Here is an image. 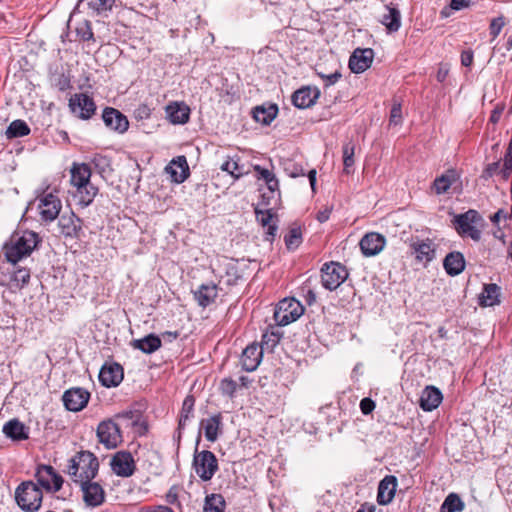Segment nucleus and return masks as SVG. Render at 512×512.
<instances>
[{
  "label": "nucleus",
  "mask_w": 512,
  "mask_h": 512,
  "mask_svg": "<svg viewBox=\"0 0 512 512\" xmlns=\"http://www.w3.org/2000/svg\"><path fill=\"white\" fill-rule=\"evenodd\" d=\"M439 243L431 238L413 237L410 242L412 253L417 256H430L435 254L438 250Z\"/></svg>",
  "instance_id": "obj_27"
},
{
  "label": "nucleus",
  "mask_w": 512,
  "mask_h": 512,
  "mask_svg": "<svg viewBox=\"0 0 512 512\" xmlns=\"http://www.w3.org/2000/svg\"><path fill=\"white\" fill-rule=\"evenodd\" d=\"M320 96L316 87L305 86L296 90L292 95V103L299 109L309 108L314 105Z\"/></svg>",
  "instance_id": "obj_21"
},
{
  "label": "nucleus",
  "mask_w": 512,
  "mask_h": 512,
  "mask_svg": "<svg viewBox=\"0 0 512 512\" xmlns=\"http://www.w3.org/2000/svg\"><path fill=\"white\" fill-rule=\"evenodd\" d=\"M116 419L121 421V424L126 426H133L138 428V432L143 434L147 430L144 422H141V415L134 411H127L116 416Z\"/></svg>",
  "instance_id": "obj_38"
},
{
  "label": "nucleus",
  "mask_w": 512,
  "mask_h": 512,
  "mask_svg": "<svg viewBox=\"0 0 512 512\" xmlns=\"http://www.w3.org/2000/svg\"><path fill=\"white\" fill-rule=\"evenodd\" d=\"M165 170L176 183L184 182L189 176V166L184 156H178L176 159H173Z\"/></svg>",
  "instance_id": "obj_26"
},
{
  "label": "nucleus",
  "mask_w": 512,
  "mask_h": 512,
  "mask_svg": "<svg viewBox=\"0 0 512 512\" xmlns=\"http://www.w3.org/2000/svg\"><path fill=\"white\" fill-rule=\"evenodd\" d=\"M70 111L82 120L92 118L96 111V104L92 97L85 93H75L69 99Z\"/></svg>",
  "instance_id": "obj_10"
},
{
  "label": "nucleus",
  "mask_w": 512,
  "mask_h": 512,
  "mask_svg": "<svg viewBox=\"0 0 512 512\" xmlns=\"http://www.w3.org/2000/svg\"><path fill=\"white\" fill-rule=\"evenodd\" d=\"M102 119L108 128L118 133H124L129 127L127 117L119 110L112 107H106L103 110Z\"/></svg>",
  "instance_id": "obj_18"
},
{
  "label": "nucleus",
  "mask_w": 512,
  "mask_h": 512,
  "mask_svg": "<svg viewBox=\"0 0 512 512\" xmlns=\"http://www.w3.org/2000/svg\"><path fill=\"white\" fill-rule=\"evenodd\" d=\"M62 208L60 199L52 193L45 194L39 200V213L42 221L52 222L55 220Z\"/></svg>",
  "instance_id": "obj_15"
},
{
  "label": "nucleus",
  "mask_w": 512,
  "mask_h": 512,
  "mask_svg": "<svg viewBox=\"0 0 512 512\" xmlns=\"http://www.w3.org/2000/svg\"><path fill=\"white\" fill-rule=\"evenodd\" d=\"M82 492L83 501L88 507H98L105 501V491L102 485L93 480L78 483Z\"/></svg>",
  "instance_id": "obj_12"
},
{
  "label": "nucleus",
  "mask_w": 512,
  "mask_h": 512,
  "mask_svg": "<svg viewBox=\"0 0 512 512\" xmlns=\"http://www.w3.org/2000/svg\"><path fill=\"white\" fill-rule=\"evenodd\" d=\"M443 266L449 275H458L465 268V258H444Z\"/></svg>",
  "instance_id": "obj_45"
},
{
  "label": "nucleus",
  "mask_w": 512,
  "mask_h": 512,
  "mask_svg": "<svg viewBox=\"0 0 512 512\" xmlns=\"http://www.w3.org/2000/svg\"><path fill=\"white\" fill-rule=\"evenodd\" d=\"M473 52L471 50L463 51L461 54V64L470 67L473 63Z\"/></svg>",
  "instance_id": "obj_61"
},
{
  "label": "nucleus",
  "mask_w": 512,
  "mask_h": 512,
  "mask_svg": "<svg viewBox=\"0 0 512 512\" xmlns=\"http://www.w3.org/2000/svg\"><path fill=\"white\" fill-rule=\"evenodd\" d=\"M384 13L381 15L380 22L385 26L388 33H395L401 27V12L395 5H385Z\"/></svg>",
  "instance_id": "obj_25"
},
{
  "label": "nucleus",
  "mask_w": 512,
  "mask_h": 512,
  "mask_svg": "<svg viewBox=\"0 0 512 512\" xmlns=\"http://www.w3.org/2000/svg\"><path fill=\"white\" fill-rule=\"evenodd\" d=\"M449 71H450L449 64L440 63L438 70H437V74H436L437 81H439L441 83L444 82L446 80V78L448 77Z\"/></svg>",
  "instance_id": "obj_56"
},
{
  "label": "nucleus",
  "mask_w": 512,
  "mask_h": 512,
  "mask_svg": "<svg viewBox=\"0 0 512 512\" xmlns=\"http://www.w3.org/2000/svg\"><path fill=\"white\" fill-rule=\"evenodd\" d=\"M165 500L167 503L171 505L178 504V488L176 486H172L165 496Z\"/></svg>",
  "instance_id": "obj_58"
},
{
  "label": "nucleus",
  "mask_w": 512,
  "mask_h": 512,
  "mask_svg": "<svg viewBox=\"0 0 512 512\" xmlns=\"http://www.w3.org/2000/svg\"><path fill=\"white\" fill-rule=\"evenodd\" d=\"M397 488V478L393 475L385 476L379 483L377 502L387 505L392 502Z\"/></svg>",
  "instance_id": "obj_24"
},
{
  "label": "nucleus",
  "mask_w": 512,
  "mask_h": 512,
  "mask_svg": "<svg viewBox=\"0 0 512 512\" xmlns=\"http://www.w3.org/2000/svg\"><path fill=\"white\" fill-rule=\"evenodd\" d=\"M512 172V164L504 163L502 168H499V174L501 175L503 180H508Z\"/></svg>",
  "instance_id": "obj_63"
},
{
  "label": "nucleus",
  "mask_w": 512,
  "mask_h": 512,
  "mask_svg": "<svg viewBox=\"0 0 512 512\" xmlns=\"http://www.w3.org/2000/svg\"><path fill=\"white\" fill-rule=\"evenodd\" d=\"M131 346L143 353L151 354L161 347V339L155 334H149L141 339L133 340Z\"/></svg>",
  "instance_id": "obj_33"
},
{
  "label": "nucleus",
  "mask_w": 512,
  "mask_h": 512,
  "mask_svg": "<svg viewBox=\"0 0 512 512\" xmlns=\"http://www.w3.org/2000/svg\"><path fill=\"white\" fill-rule=\"evenodd\" d=\"M449 174H443L434 180V189L437 194H443L447 192L453 182L454 171L450 170Z\"/></svg>",
  "instance_id": "obj_46"
},
{
  "label": "nucleus",
  "mask_w": 512,
  "mask_h": 512,
  "mask_svg": "<svg viewBox=\"0 0 512 512\" xmlns=\"http://www.w3.org/2000/svg\"><path fill=\"white\" fill-rule=\"evenodd\" d=\"M35 476L38 483L47 491L57 492L63 485V478L51 466L42 465L38 467Z\"/></svg>",
  "instance_id": "obj_16"
},
{
  "label": "nucleus",
  "mask_w": 512,
  "mask_h": 512,
  "mask_svg": "<svg viewBox=\"0 0 512 512\" xmlns=\"http://www.w3.org/2000/svg\"><path fill=\"white\" fill-rule=\"evenodd\" d=\"M55 86L60 91H66L71 87L70 79L67 76H65L64 74H61L57 78Z\"/></svg>",
  "instance_id": "obj_59"
},
{
  "label": "nucleus",
  "mask_w": 512,
  "mask_h": 512,
  "mask_svg": "<svg viewBox=\"0 0 512 512\" xmlns=\"http://www.w3.org/2000/svg\"><path fill=\"white\" fill-rule=\"evenodd\" d=\"M219 291L220 289L216 284L209 282L201 284L193 291V296L200 307L206 308L216 301Z\"/></svg>",
  "instance_id": "obj_22"
},
{
  "label": "nucleus",
  "mask_w": 512,
  "mask_h": 512,
  "mask_svg": "<svg viewBox=\"0 0 512 512\" xmlns=\"http://www.w3.org/2000/svg\"><path fill=\"white\" fill-rule=\"evenodd\" d=\"M443 399L441 391L434 386H427L420 397V406L424 411L436 409Z\"/></svg>",
  "instance_id": "obj_29"
},
{
  "label": "nucleus",
  "mask_w": 512,
  "mask_h": 512,
  "mask_svg": "<svg viewBox=\"0 0 512 512\" xmlns=\"http://www.w3.org/2000/svg\"><path fill=\"white\" fill-rule=\"evenodd\" d=\"M278 107L275 104H270L268 107L257 106L253 109V118L256 122L263 125H269L277 116Z\"/></svg>",
  "instance_id": "obj_35"
},
{
  "label": "nucleus",
  "mask_w": 512,
  "mask_h": 512,
  "mask_svg": "<svg viewBox=\"0 0 512 512\" xmlns=\"http://www.w3.org/2000/svg\"><path fill=\"white\" fill-rule=\"evenodd\" d=\"M91 164L101 175H104L112 170L110 159L107 156L101 154L94 155L91 159Z\"/></svg>",
  "instance_id": "obj_47"
},
{
  "label": "nucleus",
  "mask_w": 512,
  "mask_h": 512,
  "mask_svg": "<svg viewBox=\"0 0 512 512\" xmlns=\"http://www.w3.org/2000/svg\"><path fill=\"white\" fill-rule=\"evenodd\" d=\"M136 114L139 118L143 119V118H149L150 114H151V110L150 108L147 106V105H140L137 109H136Z\"/></svg>",
  "instance_id": "obj_64"
},
{
  "label": "nucleus",
  "mask_w": 512,
  "mask_h": 512,
  "mask_svg": "<svg viewBox=\"0 0 512 512\" xmlns=\"http://www.w3.org/2000/svg\"><path fill=\"white\" fill-rule=\"evenodd\" d=\"M192 465L197 476L205 482L211 480L218 470V460L216 456L208 450L196 451Z\"/></svg>",
  "instance_id": "obj_8"
},
{
  "label": "nucleus",
  "mask_w": 512,
  "mask_h": 512,
  "mask_svg": "<svg viewBox=\"0 0 512 512\" xmlns=\"http://www.w3.org/2000/svg\"><path fill=\"white\" fill-rule=\"evenodd\" d=\"M500 161H494L485 166L482 171L481 179L488 180L493 177L495 174H499Z\"/></svg>",
  "instance_id": "obj_50"
},
{
  "label": "nucleus",
  "mask_w": 512,
  "mask_h": 512,
  "mask_svg": "<svg viewBox=\"0 0 512 512\" xmlns=\"http://www.w3.org/2000/svg\"><path fill=\"white\" fill-rule=\"evenodd\" d=\"M239 157H228L220 166V169L230 174L235 180L249 173L243 164H239Z\"/></svg>",
  "instance_id": "obj_36"
},
{
  "label": "nucleus",
  "mask_w": 512,
  "mask_h": 512,
  "mask_svg": "<svg viewBox=\"0 0 512 512\" xmlns=\"http://www.w3.org/2000/svg\"><path fill=\"white\" fill-rule=\"evenodd\" d=\"M70 183L76 189L79 203L88 206L98 193V188L90 182L91 168L86 163H73L70 169Z\"/></svg>",
  "instance_id": "obj_1"
},
{
  "label": "nucleus",
  "mask_w": 512,
  "mask_h": 512,
  "mask_svg": "<svg viewBox=\"0 0 512 512\" xmlns=\"http://www.w3.org/2000/svg\"><path fill=\"white\" fill-rule=\"evenodd\" d=\"M98 470L97 457L89 451H81L70 459L67 472L75 483H80L93 480Z\"/></svg>",
  "instance_id": "obj_2"
},
{
  "label": "nucleus",
  "mask_w": 512,
  "mask_h": 512,
  "mask_svg": "<svg viewBox=\"0 0 512 512\" xmlns=\"http://www.w3.org/2000/svg\"><path fill=\"white\" fill-rule=\"evenodd\" d=\"M30 133V128L23 120H14L10 123L6 130V137L8 139L26 136Z\"/></svg>",
  "instance_id": "obj_41"
},
{
  "label": "nucleus",
  "mask_w": 512,
  "mask_h": 512,
  "mask_svg": "<svg viewBox=\"0 0 512 512\" xmlns=\"http://www.w3.org/2000/svg\"><path fill=\"white\" fill-rule=\"evenodd\" d=\"M23 258H0V273L11 287L22 288L30 280V270L20 265Z\"/></svg>",
  "instance_id": "obj_5"
},
{
  "label": "nucleus",
  "mask_w": 512,
  "mask_h": 512,
  "mask_svg": "<svg viewBox=\"0 0 512 512\" xmlns=\"http://www.w3.org/2000/svg\"><path fill=\"white\" fill-rule=\"evenodd\" d=\"M220 389L224 394L232 395L236 390V383L232 379H223L220 384Z\"/></svg>",
  "instance_id": "obj_54"
},
{
  "label": "nucleus",
  "mask_w": 512,
  "mask_h": 512,
  "mask_svg": "<svg viewBox=\"0 0 512 512\" xmlns=\"http://www.w3.org/2000/svg\"><path fill=\"white\" fill-rule=\"evenodd\" d=\"M220 425H221L220 415H214L210 418L203 419L201 421V426L204 429V434L208 441L214 442L217 440Z\"/></svg>",
  "instance_id": "obj_37"
},
{
  "label": "nucleus",
  "mask_w": 512,
  "mask_h": 512,
  "mask_svg": "<svg viewBox=\"0 0 512 512\" xmlns=\"http://www.w3.org/2000/svg\"><path fill=\"white\" fill-rule=\"evenodd\" d=\"M41 242V237L33 231H15L4 244V256H30Z\"/></svg>",
  "instance_id": "obj_3"
},
{
  "label": "nucleus",
  "mask_w": 512,
  "mask_h": 512,
  "mask_svg": "<svg viewBox=\"0 0 512 512\" xmlns=\"http://www.w3.org/2000/svg\"><path fill=\"white\" fill-rule=\"evenodd\" d=\"M42 490L32 481L21 483L15 491L18 506L26 512H36L42 504Z\"/></svg>",
  "instance_id": "obj_4"
},
{
  "label": "nucleus",
  "mask_w": 512,
  "mask_h": 512,
  "mask_svg": "<svg viewBox=\"0 0 512 512\" xmlns=\"http://www.w3.org/2000/svg\"><path fill=\"white\" fill-rule=\"evenodd\" d=\"M263 356L262 347L257 343L248 345L242 352L241 364L242 368L248 372L257 369Z\"/></svg>",
  "instance_id": "obj_23"
},
{
  "label": "nucleus",
  "mask_w": 512,
  "mask_h": 512,
  "mask_svg": "<svg viewBox=\"0 0 512 512\" xmlns=\"http://www.w3.org/2000/svg\"><path fill=\"white\" fill-rule=\"evenodd\" d=\"M3 433L12 440L21 441L28 439V431L25 425L17 419L8 421L3 426Z\"/></svg>",
  "instance_id": "obj_34"
},
{
  "label": "nucleus",
  "mask_w": 512,
  "mask_h": 512,
  "mask_svg": "<svg viewBox=\"0 0 512 512\" xmlns=\"http://www.w3.org/2000/svg\"><path fill=\"white\" fill-rule=\"evenodd\" d=\"M167 117L173 124H185L189 121L190 108L183 102H173L166 107Z\"/></svg>",
  "instance_id": "obj_28"
},
{
  "label": "nucleus",
  "mask_w": 512,
  "mask_h": 512,
  "mask_svg": "<svg viewBox=\"0 0 512 512\" xmlns=\"http://www.w3.org/2000/svg\"><path fill=\"white\" fill-rule=\"evenodd\" d=\"M195 399L192 395H188L182 405V409L179 417L178 430L181 431L185 428L187 421L193 417Z\"/></svg>",
  "instance_id": "obj_39"
},
{
  "label": "nucleus",
  "mask_w": 512,
  "mask_h": 512,
  "mask_svg": "<svg viewBox=\"0 0 512 512\" xmlns=\"http://www.w3.org/2000/svg\"><path fill=\"white\" fill-rule=\"evenodd\" d=\"M302 292L304 294L305 300L309 305H311L316 300L315 293L306 285L302 287Z\"/></svg>",
  "instance_id": "obj_62"
},
{
  "label": "nucleus",
  "mask_w": 512,
  "mask_h": 512,
  "mask_svg": "<svg viewBox=\"0 0 512 512\" xmlns=\"http://www.w3.org/2000/svg\"><path fill=\"white\" fill-rule=\"evenodd\" d=\"M386 239L377 232L367 233L359 242L360 249L365 256H374L385 247Z\"/></svg>",
  "instance_id": "obj_20"
},
{
  "label": "nucleus",
  "mask_w": 512,
  "mask_h": 512,
  "mask_svg": "<svg viewBox=\"0 0 512 512\" xmlns=\"http://www.w3.org/2000/svg\"><path fill=\"white\" fill-rule=\"evenodd\" d=\"M255 214L257 221L261 223L263 227H268L267 234L271 237H274L277 231L276 225H271V221L273 218V213L270 209L268 210H259L258 208L255 209Z\"/></svg>",
  "instance_id": "obj_43"
},
{
  "label": "nucleus",
  "mask_w": 512,
  "mask_h": 512,
  "mask_svg": "<svg viewBox=\"0 0 512 512\" xmlns=\"http://www.w3.org/2000/svg\"><path fill=\"white\" fill-rule=\"evenodd\" d=\"M288 251H294L302 243V232L299 227L291 228L284 236Z\"/></svg>",
  "instance_id": "obj_44"
},
{
  "label": "nucleus",
  "mask_w": 512,
  "mask_h": 512,
  "mask_svg": "<svg viewBox=\"0 0 512 512\" xmlns=\"http://www.w3.org/2000/svg\"><path fill=\"white\" fill-rule=\"evenodd\" d=\"M374 51L371 48H355L354 49V74L363 73L370 68Z\"/></svg>",
  "instance_id": "obj_30"
},
{
  "label": "nucleus",
  "mask_w": 512,
  "mask_h": 512,
  "mask_svg": "<svg viewBox=\"0 0 512 512\" xmlns=\"http://www.w3.org/2000/svg\"><path fill=\"white\" fill-rule=\"evenodd\" d=\"M500 303V287L497 284H485L479 296V305L491 307Z\"/></svg>",
  "instance_id": "obj_31"
},
{
  "label": "nucleus",
  "mask_w": 512,
  "mask_h": 512,
  "mask_svg": "<svg viewBox=\"0 0 512 512\" xmlns=\"http://www.w3.org/2000/svg\"><path fill=\"white\" fill-rule=\"evenodd\" d=\"M316 72L322 79L326 80V85L335 84L341 78V73L338 70L327 74L320 70V66H318Z\"/></svg>",
  "instance_id": "obj_51"
},
{
  "label": "nucleus",
  "mask_w": 512,
  "mask_h": 512,
  "mask_svg": "<svg viewBox=\"0 0 512 512\" xmlns=\"http://www.w3.org/2000/svg\"><path fill=\"white\" fill-rule=\"evenodd\" d=\"M375 408V402L370 398H364L360 402V409L364 415L370 414Z\"/></svg>",
  "instance_id": "obj_57"
},
{
  "label": "nucleus",
  "mask_w": 512,
  "mask_h": 512,
  "mask_svg": "<svg viewBox=\"0 0 512 512\" xmlns=\"http://www.w3.org/2000/svg\"><path fill=\"white\" fill-rule=\"evenodd\" d=\"M77 36L83 41L95 42L94 34L92 31L91 23L88 20L80 22L75 28Z\"/></svg>",
  "instance_id": "obj_48"
},
{
  "label": "nucleus",
  "mask_w": 512,
  "mask_h": 512,
  "mask_svg": "<svg viewBox=\"0 0 512 512\" xmlns=\"http://www.w3.org/2000/svg\"><path fill=\"white\" fill-rule=\"evenodd\" d=\"M112 471L120 477H130L135 471V461L130 452L119 451L111 459Z\"/></svg>",
  "instance_id": "obj_14"
},
{
  "label": "nucleus",
  "mask_w": 512,
  "mask_h": 512,
  "mask_svg": "<svg viewBox=\"0 0 512 512\" xmlns=\"http://www.w3.org/2000/svg\"><path fill=\"white\" fill-rule=\"evenodd\" d=\"M115 3V0H78L73 12L71 13L70 20L76 13H96L102 14L110 11Z\"/></svg>",
  "instance_id": "obj_17"
},
{
  "label": "nucleus",
  "mask_w": 512,
  "mask_h": 512,
  "mask_svg": "<svg viewBox=\"0 0 512 512\" xmlns=\"http://www.w3.org/2000/svg\"><path fill=\"white\" fill-rule=\"evenodd\" d=\"M506 25V19L503 15H500L496 18H493L491 21H490V25H489V33L492 37V41L495 40L502 28Z\"/></svg>",
  "instance_id": "obj_49"
},
{
  "label": "nucleus",
  "mask_w": 512,
  "mask_h": 512,
  "mask_svg": "<svg viewBox=\"0 0 512 512\" xmlns=\"http://www.w3.org/2000/svg\"><path fill=\"white\" fill-rule=\"evenodd\" d=\"M81 220L74 214L62 215L59 218L58 226L60 232L65 236H76L81 229Z\"/></svg>",
  "instance_id": "obj_32"
},
{
  "label": "nucleus",
  "mask_w": 512,
  "mask_h": 512,
  "mask_svg": "<svg viewBox=\"0 0 512 512\" xmlns=\"http://www.w3.org/2000/svg\"><path fill=\"white\" fill-rule=\"evenodd\" d=\"M480 220V214L476 210L470 209L463 214L456 215L453 224L459 235L478 241L481 231L477 228L476 223Z\"/></svg>",
  "instance_id": "obj_7"
},
{
  "label": "nucleus",
  "mask_w": 512,
  "mask_h": 512,
  "mask_svg": "<svg viewBox=\"0 0 512 512\" xmlns=\"http://www.w3.org/2000/svg\"><path fill=\"white\" fill-rule=\"evenodd\" d=\"M348 277L346 267L339 262L326 263L321 269V281L326 289L334 290Z\"/></svg>",
  "instance_id": "obj_9"
},
{
  "label": "nucleus",
  "mask_w": 512,
  "mask_h": 512,
  "mask_svg": "<svg viewBox=\"0 0 512 512\" xmlns=\"http://www.w3.org/2000/svg\"><path fill=\"white\" fill-rule=\"evenodd\" d=\"M464 508L465 504L459 495L450 493L442 503L439 512H461Z\"/></svg>",
  "instance_id": "obj_40"
},
{
  "label": "nucleus",
  "mask_w": 512,
  "mask_h": 512,
  "mask_svg": "<svg viewBox=\"0 0 512 512\" xmlns=\"http://www.w3.org/2000/svg\"><path fill=\"white\" fill-rule=\"evenodd\" d=\"M62 399L67 410L78 412L88 404L90 393L83 388L75 387L65 391Z\"/></svg>",
  "instance_id": "obj_13"
},
{
  "label": "nucleus",
  "mask_w": 512,
  "mask_h": 512,
  "mask_svg": "<svg viewBox=\"0 0 512 512\" xmlns=\"http://www.w3.org/2000/svg\"><path fill=\"white\" fill-rule=\"evenodd\" d=\"M123 368L118 363L105 364L99 372V381L105 387H116L123 380Z\"/></svg>",
  "instance_id": "obj_19"
},
{
  "label": "nucleus",
  "mask_w": 512,
  "mask_h": 512,
  "mask_svg": "<svg viewBox=\"0 0 512 512\" xmlns=\"http://www.w3.org/2000/svg\"><path fill=\"white\" fill-rule=\"evenodd\" d=\"M402 120V109L399 103L393 104L390 111V123L399 124Z\"/></svg>",
  "instance_id": "obj_53"
},
{
  "label": "nucleus",
  "mask_w": 512,
  "mask_h": 512,
  "mask_svg": "<svg viewBox=\"0 0 512 512\" xmlns=\"http://www.w3.org/2000/svg\"><path fill=\"white\" fill-rule=\"evenodd\" d=\"M344 172L349 174V168L352 166V147L349 144L343 146Z\"/></svg>",
  "instance_id": "obj_52"
},
{
  "label": "nucleus",
  "mask_w": 512,
  "mask_h": 512,
  "mask_svg": "<svg viewBox=\"0 0 512 512\" xmlns=\"http://www.w3.org/2000/svg\"><path fill=\"white\" fill-rule=\"evenodd\" d=\"M304 313L302 304L294 298H285L281 300L275 308L274 320L280 326H286L297 319Z\"/></svg>",
  "instance_id": "obj_6"
},
{
  "label": "nucleus",
  "mask_w": 512,
  "mask_h": 512,
  "mask_svg": "<svg viewBox=\"0 0 512 512\" xmlns=\"http://www.w3.org/2000/svg\"><path fill=\"white\" fill-rule=\"evenodd\" d=\"M97 437L106 448H116L122 441L120 424L113 420L102 421L97 427Z\"/></svg>",
  "instance_id": "obj_11"
},
{
  "label": "nucleus",
  "mask_w": 512,
  "mask_h": 512,
  "mask_svg": "<svg viewBox=\"0 0 512 512\" xmlns=\"http://www.w3.org/2000/svg\"><path fill=\"white\" fill-rule=\"evenodd\" d=\"M470 0H451L450 8L455 11H459L461 9L467 8L470 6Z\"/></svg>",
  "instance_id": "obj_60"
},
{
  "label": "nucleus",
  "mask_w": 512,
  "mask_h": 512,
  "mask_svg": "<svg viewBox=\"0 0 512 512\" xmlns=\"http://www.w3.org/2000/svg\"><path fill=\"white\" fill-rule=\"evenodd\" d=\"M225 500L221 494H210L205 498L204 512H224Z\"/></svg>",
  "instance_id": "obj_42"
},
{
  "label": "nucleus",
  "mask_w": 512,
  "mask_h": 512,
  "mask_svg": "<svg viewBox=\"0 0 512 512\" xmlns=\"http://www.w3.org/2000/svg\"><path fill=\"white\" fill-rule=\"evenodd\" d=\"M253 169L255 172H257V178L263 179L266 182H268V179L275 176L273 172H271L269 169L263 168L260 165H254Z\"/></svg>",
  "instance_id": "obj_55"
}]
</instances>
